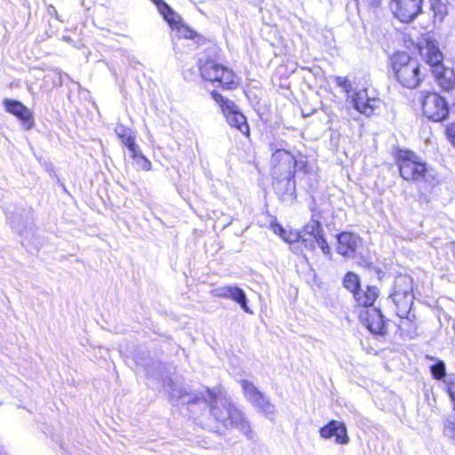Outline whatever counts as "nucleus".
<instances>
[{"label": "nucleus", "mask_w": 455, "mask_h": 455, "mask_svg": "<svg viewBox=\"0 0 455 455\" xmlns=\"http://www.w3.org/2000/svg\"><path fill=\"white\" fill-rule=\"evenodd\" d=\"M240 384L243 395L253 406L260 409H267L270 407L271 404L269 401L252 382L247 379H242Z\"/></svg>", "instance_id": "nucleus-18"}, {"label": "nucleus", "mask_w": 455, "mask_h": 455, "mask_svg": "<svg viewBox=\"0 0 455 455\" xmlns=\"http://www.w3.org/2000/svg\"><path fill=\"white\" fill-rule=\"evenodd\" d=\"M300 230L288 229L283 242L292 244L295 243H300Z\"/></svg>", "instance_id": "nucleus-29"}, {"label": "nucleus", "mask_w": 455, "mask_h": 455, "mask_svg": "<svg viewBox=\"0 0 455 455\" xmlns=\"http://www.w3.org/2000/svg\"><path fill=\"white\" fill-rule=\"evenodd\" d=\"M3 105L4 110L14 116L26 130L34 128V115L22 102L12 99H4Z\"/></svg>", "instance_id": "nucleus-14"}, {"label": "nucleus", "mask_w": 455, "mask_h": 455, "mask_svg": "<svg viewBox=\"0 0 455 455\" xmlns=\"http://www.w3.org/2000/svg\"><path fill=\"white\" fill-rule=\"evenodd\" d=\"M419 104L422 115L431 122H443L449 117V103L447 100L437 92H422L419 96Z\"/></svg>", "instance_id": "nucleus-7"}, {"label": "nucleus", "mask_w": 455, "mask_h": 455, "mask_svg": "<svg viewBox=\"0 0 455 455\" xmlns=\"http://www.w3.org/2000/svg\"><path fill=\"white\" fill-rule=\"evenodd\" d=\"M352 103L355 110L366 116L378 114L383 104L379 97L369 92L366 88L360 89L354 92Z\"/></svg>", "instance_id": "nucleus-11"}, {"label": "nucleus", "mask_w": 455, "mask_h": 455, "mask_svg": "<svg viewBox=\"0 0 455 455\" xmlns=\"http://www.w3.org/2000/svg\"><path fill=\"white\" fill-rule=\"evenodd\" d=\"M178 33L180 38L195 40L197 44H204L208 40L198 34L195 29L183 21V20L172 29Z\"/></svg>", "instance_id": "nucleus-21"}, {"label": "nucleus", "mask_w": 455, "mask_h": 455, "mask_svg": "<svg viewBox=\"0 0 455 455\" xmlns=\"http://www.w3.org/2000/svg\"><path fill=\"white\" fill-rule=\"evenodd\" d=\"M200 77L206 83L222 91H233L239 87L237 74L228 65L214 58H206L198 61Z\"/></svg>", "instance_id": "nucleus-5"}, {"label": "nucleus", "mask_w": 455, "mask_h": 455, "mask_svg": "<svg viewBox=\"0 0 455 455\" xmlns=\"http://www.w3.org/2000/svg\"><path fill=\"white\" fill-rule=\"evenodd\" d=\"M367 8L377 10L381 6L382 0H363Z\"/></svg>", "instance_id": "nucleus-32"}, {"label": "nucleus", "mask_w": 455, "mask_h": 455, "mask_svg": "<svg viewBox=\"0 0 455 455\" xmlns=\"http://www.w3.org/2000/svg\"><path fill=\"white\" fill-rule=\"evenodd\" d=\"M424 0H389L392 16L403 24L412 23L423 12Z\"/></svg>", "instance_id": "nucleus-9"}, {"label": "nucleus", "mask_w": 455, "mask_h": 455, "mask_svg": "<svg viewBox=\"0 0 455 455\" xmlns=\"http://www.w3.org/2000/svg\"><path fill=\"white\" fill-rule=\"evenodd\" d=\"M438 86L443 92L455 90V72L452 68H446L443 64L431 69Z\"/></svg>", "instance_id": "nucleus-19"}, {"label": "nucleus", "mask_w": 455, "mask_h": 455, "mask_svg": "<svg viewBox=\"0 0 455 455\" xmlns=\"http://www.w3.org/2000/svg\"><path fill=\"white\" fill-rule=\"evenodd\" d=\"M443 434L455 441V416L448 418L444 421Z\"/></svg>", "instance_id": "nucleus-27"}, {"label": "nucleus", "mask_w": 455, "mask_h": 455, "mask_svg": "<svg viewBox=\"0 0 455 455\" xmlns=\"http://www.w3.org/2000/svg\"><path fill=\"white\" fill-rule=\"evenodd\" d=\"M320 436L323 439L334 438L339 444H347L349 442L347 427L343 422L331 419L319 429Z\"/></svg>", "instance_id": "nucleus-16"}, {"label": "nucleus", "mask_w": 455, "mask_h": 455, "mask_svg": "<svg viewBox=\"0 0 455 455\" xmlns=\"http://www.w3.org/2000/svg\"><path fill=\"white\" fill-rule=\"evenodd\" d=\"M342 285L352 294L355 306L363 310L373 307L380 294L379 288L377 285L367 284L362 287L360 276L352 271L344 275Z\"/></svg>", "instance_id": "nucleus-6"}, {"label": "nucleus", "mask_w": 455, "mask_h": 455, "mask_svg": "<svg viewBox=\"0 0 455 455\" xmlns=\"http://www.w3.org/2000/svg\"><path fill=\"white\" fill-rule=\"evenodd\" d=\"M297 167L298 159L289 150L277 148L272 153L270 159L272 185L282 195L291 196L295 193Z\"/></svg>", "instance_id": "nucleus-3"}, {"label": "nucleus", "mask_w": 455, "mask_h": 455, "mask_svg": "<svg viewBox=\"0 0 455 455\" xmlns=\"http://www.w3.org/2000/svg\"><path fill=\"white\" fill-rule=\"evenodd\" d=\"M211 294L216 298L229 299L240 305L243 311L251 313L247 304V298L244 291L238 286H222L211 291Z\"/></svg>", "instance_id": "nucleus-15"}, {"label": "nucleus", "mask_w": 455, "mask_h": 455, "mask_svg": "<svg viewBox=\"0 0 455 455\" xmlns=\"http://www.w3.org/2000/svg\"><path fill=\"white\" fill-rule=\"evenodd\" d=\"M445 136L455 148V123H450L445 126Z\"/></svg>", "instance_id": "nucleus-31"}, {"label": "nucleus", "mask_w": 455, "mask_h": 455, "mask_svg": "<svg viewBox=\"0 0 455 455\" xmlns=\"http://www.w3.org/2000/svg\"><path fill=\"white\" fill-rule=\"evenodd\" d=\"M116 134L130 152L139 147L136 143V135L130 128L120 125L116 127Z\"/></svg>", "instance_id": "nucleus-22"}, {"label": "nucleus", "mask_w": 455, "mask_h": 455, "mask_svg": "<svg viewBox=\"0 0 455 455\" xmlns=\"http://www.w3.org/2000/svg\"><path fill=\"white\" fill-rule=\"evenodd\" d=\"M444 384L445 392L451 402L452 410L455 411V377L448 378L444 380Z\"/></svg>", "instance_id": "nucleus-26"}, {"label": "nucleus", "mask_w": 455, "mask_h": 455, "mask_svg": "<svg viewBox=\"0 0 455 455\" xmlns=\"http://www.w3.org/2000/svg\"><path fill=\"white\" fill-rule=\"evenodd\" d=\"M131 158L136 163L139 169L148 172L152 168V164L149 159H148L140 150V148L137 147L134 150L131 152Z\"/></svg>", "instance_id": "nucleus-24"}, {"label": "nucleus", "mask_w": 455, "mask_h": 455, "mask_svg": "<svg viewBox=\"0 0 455 455\" xmlns=\"http://www.w3.org/2000/svg\"><path fill=\"white\" fill-rule=\"evenodd\" d=\"M300 243L307 250H314L318 245L323 253L330 251L319 221L305 225L300 230Z\"/></svg>", "instance_id": "nucleus-12"}, {"label": "nucleus", "mask_w": 455, "mask_h": 455, "mask_svg": "<svg viewBox=\"0 0 455 455\" xmlns=\"http://www.w3.org/2000/svg\"><path fill=\"white\" fill-rule=\"evenodd\" d=\"M204 398L200 397L199 395H195L190 401H189V403H192V404H196L198 403L200 401H204L203 400Z\"/></svg>", "instance_id": "nucleus-33"}, {"label": "nucleus", "mask_w": 455, "mask_h": 455, "mask_svg": "<svg viewBox=\"0 0 455 455\" xmlns=\"http://www.w3.org/2000/svg\"><path fill=\"white\" fill-rule=\"evenodd\" d=\"M158 8L164 1V0H151Z\"/></svg>", "instance_id": "nucleus-34"}, {"label": "nucleus", "mask_w": 455, "mask_h": 455, "mask_svg": "<svg viewBox=\"0 0 455 455\" xmlns=\"http://www.w3.org/2000/svg\"><path fill=\"white\" fill-rule=\"evenodd\" d=\"M157 10L172 29L182 20L181 16L175 12L165 2Z\"/></svg>", "instance_id": "nucleus-23"}, {"label": "nucleus", "mask_w": 455, "mask_h": 455, "mask_svg": "<svg viewBox=\"0 0 455 455\" xmlns=\"http://www.w3.org/2000/svg\"><path fill=\"white\" fill-rule=\"evenodd\" d=\"M360 237L352 232H341L338 235L337 252L343 257H352L356 253Z\"/></svg>", "instance_id": "nucleus-17"}, {"label": "nucleus", "mask_w": 455, "mask_h": 455, "mask_svg": "<svg viewBox=\"0 0 455 455\" xmlns=\"http://www.w3.org/2000/svg\"><path fill=\"white\" fill-rule=\"evenodd\" d=\"M416 48L419 53L425 57L426 63L430 67V70L443 64V55L439 49L438 43L428 33L420 35L416 43Z\"/></svg>", "instance_id": "nucleus-10"}, {"label": "nucleus", "mask_w": 455, "mask_h": 455, "mask_svg": "<svg viewBox=\"0 0 455 455\" xmlns=\"http://www.w3.org/2000/svg\"><path fill=\"white\" fill-rule=\"evenodd\" d=\"M204 392L207 396L203 400L209 404L211 410L215 409L218 394L209 387H205Z\"/></svg>", "instance_id": "nucleus-28"}, {"label": "nucleus", "mask_w": 455, "mask_h": 455, "mask_svg": "<svg viewBox=\"0 0 455 455\" xmlns=\"http://www.w3.org/2000/svg\"><path fill=\"white\" fill-rule=\"evenodd\" d=\"M388 65L395 80L403 88H419L427 72L418 58L406 51H395L389 56Z\"/></svg>", "instance_id": "nucleus-2"}, {"label": "nucleus", "mask_w": 455, "mask_h": 455, "mask_svg": "<svg viewBox=\"0 0 455 455\" xmlns=\"http://www.w3.org/2000/svg\"><path fill=\"white\" fill-rule=\"evenodd\" d=\"M358 317L372 334L384 336L387 333V321L379 308L364 309L359 314Z\"/></svg>", "instance_id": "nucleus-13"}, {"label": "nucleus", "mask_w": 455, "mask_h": 455, "mask_svg": "<svg viewBox=\"0 0 455 455\" xmlns=\"http://www.w3.org/2000/svg\"><path fill=\"white\" fill-rule=\"evenodd\" d=\"M228 426L236 428L243 433L251 431L250 424L240 411L234 403H228L226 406Z\"/></svg>", "instance_id": "nucleus-20"}, {"label": "nucleus", "mask_w": 455, "mask_h": 455, "mask_svg": "<svg viewBox=\"0 0 455 455\" xmlns=\"http://www.w3.org/2000/svg\"><path fill=\"white\" fill-rule=\"evenodd\" d=\"M392 299L395 312L400 318L397 324L402 335H411L416 332L417 323L415 315L411 313L414 293L413 280L410 275H400L394 283Z\"/></svg>", "instance_id": "nucleus-1"}, {"label": "nucleus", "mask_w": 455, "mask_h": 455, "mask_svg": "<svg viewBox=\"0 0 455 455\" xmlns=\"http://www.w3.org/2000/svg\"><path fill=\"white\" fill-rule=\"evenodd\" d=\"M391 156L402 180L409 184H419L427 180L430 168L417 152L397 146L392 149Z\"/></svg>", "instance_id": "nucleus-4"}, {"label": "nucleus", "mask_w": 455, "mask_h": 455, "mask_svg": "<svg viewBox=\"0 0 455 455\" xmlns=\"http://www.w3.org/2000/svg\"><path fill=\"white\" fill-rule=\"evenodd\" d=\"M430 371L433 378L435 379L441 380L446 376L445 365L442 361L431 365Z\"/></svg>", "instance_id": "nucleus-25"}, {"label": "nucleus", "mask_w": 455, "mask_h": 455, "mask_svg": "<svg viewBox=\"0 0 455 455\" xmlns=\"http://www.w3.org/2000/svg\"><path fill=\"white\" fill-rule=\"evenodd\" d=\"M271 230L277 235L283 241L284 240L288 229H285L280 223L272 221L270 223Z\"/></svg>", "instance_id": "nucleus-30"}, {"label": "nucleus", "mask_w": 455, "mask_h": 455, "mask_svg": "<svg viewBox=\"0 0 455 455\" xmlns=\"http://www.w3.org/2000/svg\"><path fill=\"white\" fill-rule=\"evenodd\" d=\"M212 100L219 105L227 123L239 131L247 139H250L251 130L246 116L239 110L238 107L228 98H225L218 91L210 92Z\"/></svg>", "instance_id": "nucleus-8"}]
</instances>
